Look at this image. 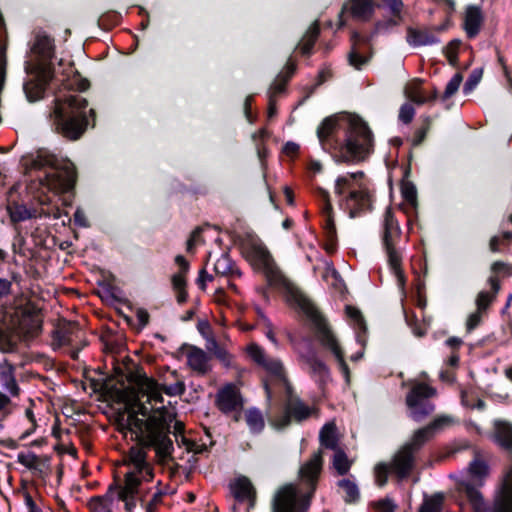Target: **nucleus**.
Returning a JSON list of instances; mask_svg holds the SVG:
<instances>
[{
  "label": "nucleus",
  "instance_id": "obj_56",
  "mask_svg": "<svg viewBox=\"0 0 512 512\" xmlns=\"http://www.w3.org/2000/svg\"><path fill=\"white\" fill-rule=\"evenodd\" d=\"M345 310H346L347 316L357 324L359 330H362L363 332H365L366 325H365V321L363 319L361 312L353 306H346Z\"/></svg>",
  "mask_w": 512,
  "mask_h": 512
},
{
  "label": "nucleus",
  "instance_id": "obj_46",
  "mask_svg": "<svg viewBox=\"0 0 512 512\" xmlns=\"http://www.w3.org/2000/svg\"><path fill=\"white\" fill-rule=\"evenodd\" d=\"M17 462L30 470L37 469L39 457L33 452H20L17 455Z\"/></svg>",
  "mask_w": 512,
  "mask_h": 512
},
{
  "label": "nucleus",
  "instance_id": "obj_1",
  "mask_svg": "<svg viewBox=\"0 0 512 512\" xmlns=\"http://www.w3.org/2000/svg\"><path fill=\"white\" fill-rule=\"evenodd\" d=\"M140 395L131 401L127 411L118 417V426L120 432L131 435L135 440V446L144 448H154L157 457L166 462L171 459L174 450L173 442L169 437L171 423L175 415L165 406L153 409L149 412L148 407L140 401Z\"/></svg>",
  "mask_w": 512,
  "mask_h": 512
},
{
  "label": "nucleus",
  "instance_id": "obj_37",
  "mask_svg": "<svg viewBox=\"0 0 512 512\" xmlns=\"http://www.w3.org/2000/svg\"><path fill=\"white\" fill-rule=\"evenodd\" d=\"M294 348L298 354V357L301 362L304 364L307 362H311V360L317 357V352L314 349L311 341L309 339H302L294 345Z\"/></svg>",
  "mask_w": 512,
  "mask_h": 512
},
{
  "label": "nucleus",
  "instance_id": "obj_44",
  "mask_svg": "<svg viewBox=\"0 0 512 512\" xmlns=\"http://www.w3.org/2000/svg\"><path fill=\"white\" fill-rule=\"evenodd\" d=\"M443 496L442 494H435L429 498H425L419 512H442Z\"/></svg>",
  "mask_w": 512,
  "mask_h": 512
},
{
  "label": "nucleus",
  "instance_id": "obj_64",
  "mask_svg": "<svg viewBox=\"0 0 512 512\" xmlns=\"http://www.w3.org/2000/svg\"><path fill=\"white\" fill-rule=\"evenodd\" d=\"M483 311H479L476 309V311L469 315L467 322H466V329L468 332L473 331L482 321Z\"/></svg>",
  "mask_w": 512,
  "mask_h": 512
},
{
  "label": "nucleus",
  "instance_id": "obj_17",
  "mask_svg": "<svg viewBox=\"0 0 512 512\" xmlns=\"http://www.w3.org/2000/svg\"><path fill=\"white\" fill-rule=\"evenodd\" d=\"M229 490L238 502L248 501L249 508H253L256 502V489L250 479L240 475L230 481Z\"/></svg>",
  "mask_w": 512,
  "mask_h": 512
},
{
  "label": "nucleus",
  "instance_id": "obj_5",
  "mask_svg": "<svg viewBox=\"0 0 512 512\" xmlns=\"http://www.w3.org/2000/svg\"><path fill=\"white\" fill-rule=\"evenodd\" d=\"M87 106L79 94L56 97L48 113L53 131L68 141L79 140L89 125Z\"/></svg>",
  "mask_w": 512,
  "mask_h": 512
},
{
  "label": "nucleus",
  "instance_id": "obj_38",
  "mask_svg": "<svg viewBox=\"0 0 512 512\" xmlns=\"http://www.w3.org/2000/svg\"><path fill=\"white\" fill-rule=\"evenodd\" d=\"M332 464L338 475L343 476L349 472L352 462L348 459L345 451L340 448L334 451Z\"/></svg>",
  "mask_w": 512,
  "mask_h": 512
},
{
  "label": "nucleus",
  "instance_id": "obj_20",
  "mask_svg": "<svg viewBox=\"0 0 512 512\" xmlns=\"http://www.w3.org/2000/svg\"><path fill=\"white\" fill-rule=\"evenodd\" d=\"M80 332V326L77 322L61 320L53 331L52 336L58 346H62L72 344L74 338L79 337Z\"/></svg>",
  "mask_w": 512,
  "mask_h": 512
},
{
  "label": "nucleus",
  "instance_id": "obj_62",
  "mask_svg": "<svg viewBox=\"0 0 512 512\" xmlns=\"http://www.w3.org/2000/svg\"><path fill=\"white\" fill-rule=\"evenodd\" d=\"M348 61L351 66L356 69H361V67L367 62V59L358 53L356 47L352 46L348 54Z\"/></svg>",
  "mask_w": 512,
  "mask_h": 512
},
{
  "label": "nucleus",
  "instance_id": "obj_39",
  "mask_svg": "<svg viewBox=\"0 0 512 512\" xmlns=\"http://www.w3.org/2000/svg\"><path fill=\"white\" fill-rule=\"evenodd\" d=\"M337 485L344 490L346 503H355L359 500L360 492L355 482L350 479H342L338 481Z\"/></svg>",
  "mask_w": 512,
  "mask_h": 512
},
{
  "label": "nucleus",
  "instance_id": "obj_10",
  "mask_svg": "<svg viewBox=\"0 0 512 512\" xmlns=\"http://www.w3.org/2000/svg\"><path fill=\"white\" fill-rule=\"evenodd\" d=\"M363 175L362 171L347 173L338 177L335 182V193L338 196L348 192V195L341 200V205L349 212L351 218L360 215L363 211L370 209L371 206V196L366 189H352L354 180L362 178Z\"/></svg>",
  "mask_w": 512,
  "mask_h": 512
},
{
  "label": "nucleus",
  "instance_id": "obj_8",
  "mask_svg": "<svg viewBox=\"0 0 512 512\" xmlns=\"http://www.w3.org/2000/svg\"><path fill=\"white\" fill-rule=\"evenodd\" d=\"M493 439L509 454L511 464L501 489L495 495L490 512H512V425L506 421H495Z\"/></svg>",
  "mask_w": 512,
  "mask_h": 512
},
{
  "label": "nucleus",
  "instance_id": "obj_63",
  "mask_svg": "<svg viewBox=\"0 0 512 512\" xmlns=\"http://www.w3.org/2000/svg\"><path fill=\"white\" fill-rule=\"evenodd\" d=\"M403 20H399L398 18L394 17L387 19L385 21H379L375 24V31L374 33H380L388 31L389 29L399 25Z\"/></svg>",
  "mask_w": 512,
  "mask_h": 512
},
{
  "label": "nucleus",
  "instance_id": "obj_4",
  "mask_svg": "<svg viewBox=\"0 0 512 512\" xmlns=\"http://www.w3.org/2000/svg\"><path fill=\"white\" fill-rule=\"evenodd\" d=\"M322 465V451L318 450L299 471L301 483L307 487V491L302 493L294 484L281 487L273 499V512H307L317 488Z\"/></svg>",
  "mask_w": 512,
  "mask_h": 512
},
{
  "label": "nucleus",
  "instance_id": "obj_14",
  "mask_svg": "<svg viewBox=\"0 0 512 512\" xmlns=\"http://www.w3.org/2000/svg\"><path fill=\"white\" fill-rule=\"evenodd\" d=\"M311 413L312 409L295 395L291 385L287 384L283 413L272 421V425L279 430L285 429L292 420L301 423L307 420Z\"/></svg>",
  "mask_w": 512,
  "mask_h": 512
},
{
  "label": "nucleus",
  "instance_id": "obj_18",
  "mask_svg": "<svg viewBox=\"0 0 512 512\" xmlns=\"http://www.w3.org/2000/svg\"><path fill=\"white\" fill-rule=\"evenodd\" d=\"M0 385L11 397H18L21 388L16 379V368L7 359L0 362Z\"/></svg>",
  "mask_w": 512,
  "mask_h": 512
},
{
  "label": "nucleus",
  "instance_id": "obj_40",
  "mask_svg": "<svg viewBox=\"0 0 512 512\" xmlns=\"http://www.w3.org/2000/svg\"><path fill=\"white\" fill-rule=\"evenodd\" d=\"M21 281L22 276L16 271L10 272L9 279L0 277V301L11 295L13 283L19 284Z\"/></svg>",
  "mask_w": 512,
  "mask_h": 512
},
{
  "label": "nucleus",
  "instance_id": "obj_43",
  "mask_svg": "<svg viewBox=\"0 0 512 512\" xmlns=\"http://www.w3.org/2000/svg\"><path fill=\"white\" fill-rule=\"evenodd\" d=\"M469 472L473 477L478 479H482L489 474L488 464L479 457L477 452H475V458L469 464Z\"/></svg>",
  "mask_w": 512,
  "mask_h": 512
},
{
  "label": "nucleus",
  "instance_id": "obj_15",
  "mask_svg": "<svg viewBox=\"0 0 512 512\" xmlns=\"http://www.w3.org/2000/svg\"><path fill=\"white\" fill-rule=\"evenodd\" d=\"M25 70L30 72L35 70V76L26 81L23 90L29 102H35L43 98L46 85L53 79L51 67L47 63H41L33 66L26 62Z\"/></svg>",
  "mask_w": 512,
  "mask_h": 512
},
{
  "label": "nucleus",
  "instance_id": "obj_34",
  "mask_svg": "<svg viewBox=\"0 0 512 512\" xmlns=\"http://www.w3.org/2000/svg\"><path fill=\"white\" fill-rule=\"evenodd\" d=\"M422 80L415 79L410 85L405 88V96L413 103L422 105L430 102V99L421 88Z\"/></svg>",
  "mask_w": 512,
  "mask_h": 512
},
{
  "label": "nucleus",
  "instance_id": "obj_21",
  "mask_svg": "<svg viewBox=\"0 0 512 512\" xmlns=\"http://www.w3.org/2000/svg\"><path fill=\"white\" fill-rule=\"evenodd\" d=\"M213 270L216 275L226 278H240L242 272L231 259L229 253L223 252L213 263Z\"/></svg>",
  "mask_w": 512,
  "mask_h": 512
},
{
  "label": "nucleus",
  "instance_id": "obj_42",
  "mask_svg": "<svg viewBox=\"0 0 512 512\" xmlns=\"http://www.w3.org/2000/svg\"><path fill=\"white\" fill-rule=\"evenodd\" d=\"M305 365L308 366L310 372L316 375L320 381L325 382L329 378V368L318 356L313 358L311 362L305 363Z\"/></svg>",
  "mask_w": 512,
  "mask_h": 512
},
{
  "label": "nucleus",
  "instance_id": "obj_50",
  "mask_svg": "<svg viewBox=\"0 0 512 512\" xmlns=\"http://www.w3.org/2000/svg\"><path fill=\"white\" fill-rule=\"evenodd\" d=\"M430 128H431V119H430V117H425L423 119V123H422L421 127L415 131L413 142H412L413 146H418L424 141Z\"/></svg>",
  "mask_w": 512,
  "mask_h": 512
},
{
  "label": "nucleus",
  "instance_id": "obj_52",
  "mask_svg": "<svg viewBox=\"0 0 512 512\" xmlns=\"http://www.w3.org/2000/svg\"><path fill=\"white\" fill-rule=\"evenodd\" d=\"M247 353L250 358L259 366L264 363L265 359L267 358L265 351L255 343H252L247 347Z\"/></svg>",
  "mask_w": 512,
  "mask_h": 512
},
{
  "label": "nucleus",
  "instance_id": "obj_24",
  "mask_svg": "<svg viewBox=\"0 0 512 512\" xmlns=\"http://www.w3.org/2000/svg\"><path fill=\"white\" fill-rule=\"evenodd\" d=\"M259 260L263 265V270L265 273V276L271 285H277L281 284L284 280L283 275L281 274V271L277 268V266L274 263V260L270 253L265 250L261 249L259 251Z\"/></svg>",
  "mask_w": 512,
  "mask_h": 512
},
{
  "label": "nucleus",
  "instance_id": "obj_47",
  "mask_svg": "<svg viewBox=\"0 0 512 512\" xmlns=\"http://www.w3.org/2000/svg\"><path fill=\"white\" fill-rule=\"evenodd\" d=\"M391 472V465L387 463H379L374 469L376 484L380 487L384 486L388 480V473Z\"/></svg>",
  "mask_w": 512,
  "mask_h": 512
},
{
  "label": "nucleus",
  "instance_id": "obj_53",
  "mask_svg": "<svg viewBox=\"0 0 512 512\" xmlns=\"http://www.w3.org/2000/svg\"><path fill=\"white\" fill-rule=\"evenodd\" d=\"M481 77H482L481 70H479V69L473 70L472 73L470 74L469 78L464 83L463 93L467 95L470 92H472L475 89V87L478 85V83L480 82Z\"/></svg>",
  "mask_w": 512,
  "mask_h": 512
},
{
  "label": "nucleus",
  "instance_id": "obj_13",
  "mask_svg": "<svg viewBox=\"0 0 512 512\" xmlns=\"http://www.w3.org/2000/svg\"><path fill=\"white\" fill-rule=\"evenodd\" d=\"M435 394L436 390L425 383H417L411 388L406 396V405L414 421L421 422L434 411L435 407L429 399Z\"/></svg>",
  "mask_w": 512,
  "mask_h": 512
},
{
  "label": "nucleus",
  "instance_id": "obj_41",
  "mask_svg": "<svg viewBox=\"0 0 512 512\" xmlns=\"http://www.w3.org/2000/svg\"><path fill=\"white\" fill-rule=\"evenodd\" d=\"M172 287L176 293V299L179 304H183L187 301L188 294L186 291V279L182 277V274H174L172 276Z\"/></svg>",
  "mask_w": 512,
  "mask_h": 512
},
{
  "label": "nucleus",
  "instance_id": "obj_36",
  "mask_svg": "<svg viewBox=\"0 0 512 512\" xmlns=\"http://www.w3.org/2000/svg\"><path fill=\"white\" fill-rule=\"evenodd\" d=\"M247 425L252 433H260L265 426L261 411L257 408H249L245 414Z\"/></svg>",
  "mask_w": 512,
  "mask_h": 512
},
{
  "label": "nucleus",
  "instance_id": "obj_19",
  "mask_svg": "<svg viewBox=\"0 0 512 512\" xmlns=\"http://www.w3.org/2000/svg\"><path fill=\"white\" fill-rule=\"evenodd\" d=\"M7 213L11 224L19 226L20 222L41 217L38 208L34 206H27L25 203L13 201L7 205Z\"/></svg>",
  "mask_w": 512,
  "mask_h": 512
},
{
  "label": "nucleus",
  "instance_id": "obj_32",
  "mask_svg": "<svg viewBox=\"0 0 512 512\" xmlns=\"http://www.w3.org/2000/svg\"><path fill=\"white\" fill-rule=\"evenodd\" d=\"M463 491L472 506L473 512H488L487 505L484 501L482 493L471 483H462Z\"/></svg>",
  "mask_w": 512,
  "mask_h": 512
},
{
  "label": "nucleus",
  "instance_id": "obj_33",
  "mask_svg": "<svg viewBox=\"0 0 512 512\" xmlns=\"http://www.w3.org/2000/svg\"><path fill=\"white\" fill-rule=\"evenodd\" d=\"M320 34V26L319 22L315 21L312 23V25L308 28L304 36L302 37L301 41L299 42L298 46L301 50V53L303 55H309L311 53V50L318 39V36Z\"/></svg>",
  "mask_w": 512,
  "mask_h": 512
},
{
  "label": "nucleus",
  "instance_id": "obj_58",
  "mask_svg": "<svg viewBox=\"0 0 512 512\" xmlns=\"http://www.w3.org/2000/svg\"><path fill=\"white\" fill-rule=\"evenodd\" d=\"M373 507L377 512H395L397 505L391 498L386 497L374 502Z\"/></svg>",
  "mask_w": 512,
  "mask_h": 512
},
{
  "label": "nucleus",
  "instance_id": "obj_26",
  "mask_svg": "<svg viewBox=\"0 0 512 512\" xmlns=\"http://www.w3.org/2000/svg\"><path fill=\"white\" fill-rule=\"evenodd\" d=\"M491 291H480L476 297L475 303L477 310L485 312L490 304L496 299L500 290V281L496 276H490L487 280Z\"/></svg>",
  "mask_w": 512,
  "mask_h": 512
},
{
  "label": "nucleus",
  "instance_id": "obj_35",
  "mask_svg": "<svg viewBox=\"0 0 512 512\" xmlns=\"http://www.w3.org/2000/svg\"><path fill=\"white\" fill-rule=\"evenodd\" d=\"M260 366L264 368L271 376L282 382L285 387L287 384H290L285 375L283 364L280 360L267 357L264 363H262Z\"/></svg>",
  "mask_w": 512,
  "mask_h": 512
},
{
  "label": "nucleus",
  "instance_id": "obj_59",
  "mask_svg": "<svg viewBox=\"0 0 512 512\" xmlns=\"http://www.w3.org/2000/svg\"><path fill=\"white\" fill-rule=\"evenodd\" d=\"M163 391L169 396H181L185 393L186 386L182 380L176 381L173 384L161 385Z\"/></svg>",
  "mask_w": 512,
  "mask_h": 512
},
{
  "label": "nucleus",
  "instance_id": "obj_49",
  "mask_svg": "<svg viewBox=\"0 0 512 512\" xmlns=\"http://www.w3.org/2000/svg\"><path fill=\"white\" fill-rule=\"evenodd\" d=\"M463 78L460 73H456L447 83L442 99L447 100L452 97L459 89Z\"/></svg>",
  "mask_w": 512,
  "mask_h": 512
},
{
  "label": "nucleus",
  "instance_id": "obj_57",
  "mask_svg": "<svg viewBox=\"0 0 512 512\" xmlns=\"http://www.w3.org/2000/svg\"><path fill=\"white\" fill-rule=\"evenodd\" d=\"M401 194L408 203L412 205L416 203L417 191L416 187L412 183H403L401 186Z\"/></svg>",
  "mask_w": 512,
  "mask_h": 512
},
{
  "label": "nucleus",
  "instance_id": "obj_60",
  "mask_svg": "<svg viewBox=\"0 0 512 512\" xmlns=\"http://www.w3.org/2000/svg\"><path fill=\"white\" fill-rule=\"evenodd\" d=\"M460 43L461 42L459 40L454 39L450 41L446 47V57L449 63L453 66H455L458 61V48Z\"/></svg>",
  "mask_w": 512,
  "mask_h": 512
},
{
  "label": "nucleus",
  "instance_id": "obj_9",
  "mask_svg": "<svg viewBox=\"0 0 512 512\" xmlns=\"http://www.w3.org/2000/svg\"><path fill=\"white\" fill-rule=\"evenodd\" d=\"M401 237V228L399 221L395 217L394 211L387 207L381 224V240L388 258V264L397 278L398 286L404 289L405 276L401 268L402 253L396 245Z\"/></svg>",
  "mask_w": 512,
  "mask_h": 512
},
{
  "label": "nucleus",
  "instance_id": "obj_16",
  "mask_svg": "<svg viewBox=\"0 0 512 512\" xmlns=\"http://www.w3.org/2000/svg\"><path fill=\"white\" fill-rule=\"evenodd\" d=\"M244 401L240 389L233 383H228L218 390L216 394V406L224 413L240 412Z\"/></svg>",
  "mask_w": 512,
  "mask_h": 512
},
{
  "label": "nucleus",
  "instance_id": "obj_28",
  "mask_svg": "<svg viewBox=\"0 0 512 512\" xmlns=\"http://www.w3.org/2000/svg\"><path fill=\"white\" fill-rule=\"evenodd\" d=\"M407 42L414 47L432 45L438 42L435 34L427 29L407 28Z\"/></svg>",
  "mask_w": 512,
  "mask_h": 512
},
{
  "label": "nucleus",
  "instance_id": "obj_25",
  "mask_svg": "<svg viewBox=\"0 0 512 512\" xmlns=\"http://www.w3.org/2000/svg\"><path fill=\"white\" fill-rule=\"evenodd\" d=\"M483 22L482 11L479 7L469 6L465 13L464 29L468 38L478 35Z\"/></svg>",
  "mask_w": 512,
  "mask_h": 512
},
{
  "label": "nucleus",
  "instance_id": "obj_7",
  "mask_svg": "<svg viewBox=\"0 0 512 512\" xmlns=\"http://www.w3.org/2000/svg\"><path fill=\"white\" fill-rule=\"evenodd\" d=\"M294 299L299 308L306 314L314 326L316 337L323 347L330 350L336 358L339 369L345 377L346 383L350 382V371L344 359L341 349L334 333L330 329L326 319L321 315L315 305L302 293L295 292Z\"/></svg>",
  "mask_w": 512,
  "mask_h": 512
},
{
  "label": "nucleus",
  "instance_id": "obj_51",
  "mask_svg": "<svg viewBox=\"0 0 512 512\" xmlns=\"http://www.w3.org/2000/svg\"><path fill=\"white\" fill-rule=\"evenodd\" d=\"M491 272L494 274L493 276L501 275L503 277L512 276V264L503 262V261H495L491 265Z\"/></svg>",
  "mask_w": 512,
  "mask_h": 512
},
{
  "label": "nucleus",
  "instance_id": "obj_61",
  "mask_svg": "<svg viewBox=\"0 0 512 512\" xmlns=\"http://www.w3.org/2000/svg\"><path fill=\"white\" fill-rule=\"evenodd\" d=\"M415 116V109L409 103H404L399 110V120L404 124H409Z\"/></svg>",
  "mask_w": 512,
  "mask_h": 512
},
{
  "label": "nucleus",
  "instance_id": "obj_3",
  "mask_svg": "<svg viewBox=\"0 0 512 512\" xmlns=\"http://www.w3.org/2000/svg\"><path fill=\"white\" fill-rule=\"evenodd\" d=\"M147 456L144 448L132 446L124 457L127 471L123 483L119 487L118 499L124 502L126 512H134L138 503L146 512H155L158 504L162 501L163 492L160 490L155 492L148 502L145 501L151 491L146 484L154 478V468Z\"/></svg>",
  "mask_w": 512,
  "mask_h": 512
},
{
  "label": "nucleus",
  "instance_id": "obj_48",
  "mask_svg": "<svg viewBox=\"0 0 512 512\" xmlns=\"http://www.w3.org/2000/svg\"><path fill=\"white\" fill-rule=\"evenodd\" d=\"M288 81V78H284L283 73H279L275 78L274 82L272 83V85L270 86V89L268 91V97H270V94H272L273 98L276 99V97L279 94L285 91V87Z\"/></svg>",
  "mask_w": 512,
  "mask_h": 512
},
{
  "label": "nucleus",
  "instance_id": "obj_55",
  "mask_svg": "<svg viewBox=\"0 0 512 512\" xmlns=\"http://www.w3.org/2000/svg\"><path fill=\"white\" fill-rule=\"evenodd\" d=\"M382 2L394 17L403 20L402 11L404 3L402 0H382Z\"/></svg>",
  "mask_w": 512,
  "mask_h": 512
},
{
  "label": "nucleus",
  "instance_id": "obj_6",
  "mask_svg": "<svg viewBox=\"0 0 512 512\" xmlns=\"http://www.w3.org/2000/svg\"><path fill=\"white\" fill-rule=\"evenodd\" d=\"M451 422L450 417L440 416L425 427L416 430L410 441L405 443L393 456L389 463L391 465V472L399 480L409 477L415 467V455L438 431L451 424Z\"/></svg>",
  "mask_w": 512,
  "mask_h": 512
},
{
  "label": "nucleus",
  "instance_id": "obj_12",
  "mask_svg": "<svg viewBox=\"0 0 512 512\" xmlns=\"http://www.w3.org/2000/svg\"><path fill=\"white\" fill-rule=\"evenodd\" d=\"M123 364L125 370L120 366L114 368L117 375L125 376L129 382L135 383L138 387L139 394H141L142 397L146 396L149 403H163V387L157 381L145 374L134 373L129 367L130 364H133L130 358L126 357Z\"/></svg>",
  "mask_w": 512,
  "mask_h": 512
},
{
  "label": "nucleus",
  "instance_id": "obj_54",
  "mask_svg": "<svg viewBox=\"0 0 512 512\" xmlns=\"http://www.w3.org/2000/svg\"><path fill=\"white\" fill-rule=\"evenodd\" d=\"M323 213L326 215L325 228L328 231L329 235L332 236L336 233V227L332 216V205L328 199L326 200V203L324 205Z\"/></svg>",
  "mask_w": 512,
  "mask_h": 512
},
{
  "label": "nucleus",
  "instance_id": "obj_11",
  "mask_svg": "<svg viewBox=\"0 0 512 512\" xmlns=\"http://www.w3.org/2000/svg\"><path fill=\"white\" fill-rule=\"evenodd\" d=\"M47 164L51 168L45 172L44 185L55 192H67L74 187L77 174L72 162L51 159L47 160Z\"/></svg>",
  "mask_w": 512,
  "mask_h": 512
},
{
  "label": "nucleus",
  "instance_id": "obj_27",
  "mask_svg": "<svg viewBox=\"0 0 512 512\" xmlns=\"http://www.w3.org/2000/svg\"><path fill=\"white\" fill-rule=\"evenodd\" d=\"M30 51L43 61L51 59L54 54L53 39L46 34H37Z\"/></svg>",
  "mask_w": 512,
  "mask_h": 512
},
{
  "label": "nucleus",
  "instance_id": "obj_30",
  "mask_svg": "<svg viewBox=\"0 0 512 512\" xmlns=\"http://www.w3.org/2000/svg\"><path fill=\"white\" fill-rule=\"evenodd\" d=\"M319 441L321 447L323 448L330 449L333 451L340 449L338 431L335 423H326L321 428L319 433Z\"/></svg>",
  "mask_w": 512,
  "mask_h": 512
},
{
  "label": "nucleus",
  "instance_id": "obj_22",
  "mask_svg": "<svg viewBox=\"0 0 512 512\" xmlns=\"http://www.w3.org/2000/svg\"><path fill=\"white\" fill-rule=\"evenodd\" d=\"M121 484L113 483L108 487L105 495L93 496L88 502L90 512H112L111 505L113 502V491L119 493Z\"/></svg>",
  "mask_w": 512,
  "mask_h": 512
},
{
  "label": "nucleus",
  "instance_id": "obj_23",
  "mask_svg": "<svg viewBox=\"0 0 512 512\" xmlns=\"http://www.w3.org/2000/svg\"><path fill=\"white\" fill-rule=\"evenodd\" d=\"M259 260L263 265V270L265 273V276L271 285H277L281 284L284 280L283 275L281 274V271L277 268V266L274 263V260L270 253L265 250L261 249L259 251Z\"/></svg>",
  "mask_w": 512,
  "mask_h": 512
},
{
  "label": "nucleus",
  "instance_id": "obj_31",
  "mask_svg": "<svg viewBox=\"0 0 512 512\" xmlns=\"http://www.w3.org/2000/svg\"><path fill=\"white\" fill-rule=\"evenodd\" d=\"M188 366L197 373L204 375L208 372V356L200 348L193 347L187 354Z\"/></svg>",
  "mask_w": 512,
  "mask_h": 512
},
{
  "label": "nucleus",
  "instance_id": "obj_29",
  "mask_svg": "<svg viewBox=\"0 0 512 512\" xmlns=\"http://www.w3.org/2000/svg\"><path fill=\"white\" fill-rule=\"evenodd\" d=\"M374 0H350L349 11L353 18L368 21L374 14Z\"/></svg>",
  "mask_w": 512,
  "mask_h": 512
},
{
  "label": "nucleus",
  "instance_id": "obj_45",
  "mask_svg": "<svg viewBox=\"0 0 512 512\" xmlns=\"http://www.w3.org/2000/svg\"><path fill=\"white\" fill-rule=\"evenodd\" d=\"M175 441L179 447H184L187 452H194V454H200L206 450L205 446H200L194 441L186 438L184 435L175 437Z\"/></svg>",
  "mask_w": 512,
  "mask_h": 512
},
{
  "label": "nucleus",
  "instance_id": "obj_2",
  "mask_svg": "<svg viewBox=\"0 0 512 512\" xmlns=\"http://www.w3.org/2000/svg\"><path fill=\"white\" fill-rule=\"evenodd\" d=\"M317 137L323 150L331 153L336 162H360L373 148L372 132L357 116L332 115L317 128Z\"/></svg>",
  "mask_w": 512,
  "mask_h": 512
}]
</instances>
